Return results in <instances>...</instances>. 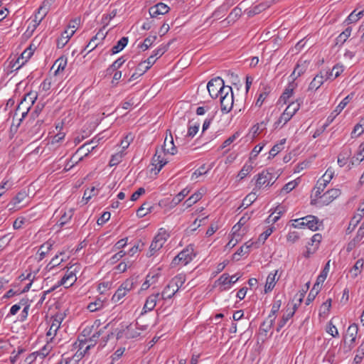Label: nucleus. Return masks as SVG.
<instances>
[{
    "instance_id": "1",
    "label": "nucleus",
    "mask_w": 364,
    "mask_h": 364,
    "mask_svg": "<svg viewBox=\"0 0 364 364\" xmlns=\"http://www.w3.org/2000/svg\"><path fill=\"white\" fill-rule=\"evenodd\" d=\"M195 256L193 245H189L173 258L171 267H175L178 264L185 266L191 262Z\"/></svg>"
},
{
    "instance_id": "2",
    "label": "nucleus",
    "mask_w": 364,
    "mask_h": 364,
    "mask_svg": "<svg viewBox=\"0 0 364 364\" xmlns=\"http://www.w3.org/2000/svg\"><path fill=\"white\" fill-rule=\"evenodd\" d=\"M227 86L225 85L223 80L217 77L210 80L207 85L209 95L213 99H215L225 92Z\"/></svg>"
},
{
    "instance_id": "3",
    "label": "nucleus",
    "mask_w": 364,
    "mask_h": 364,
    "mask_svg": "<svg viewBox=\"0 0 364 364\" xmlns=\"http://www.w3.org/2000/svg\"><path fill=\"white\" fill-rule=\"evenodd\" d=\"M233 92L230 86H227L225 92L220 96L221 111L224 113L230 112L233 107Z\"/></svg>"
},
{
    "instance_id": "4",
    "label": "nucleus",
    "mask_w": 364,
    "mask_h": 364,
    "mask_svg": "<svg viewBox=\"0 0 364 364\" xmlns=\"http://www.w3.org/2000/svg\"><path fill=\"white\" fill-rule=\"evenodd\" d=\"M303 103L302 98H298L294 102H291L284 112L281 114V119H283L284 124L288 122L291 117L299 109L301 105Z\"/></svg>"
},
{
    "instance_id": "5",
    "label": "nucleus",
    "mask_w": 364,
    "mask_h": 364,
    "mask_svg": "<svg viewBox=\"0 0 364 364\" xmlns=\"http://www.w3.org/2000/svg\"><path fill=\"white\" fill-rule=\"evenodd\" d=\"M257 178L256 180L255 186L256 187L253 189L255 191L256 188H261L263 186H272L274 183L276 181V178L274 181L272 182V180L274 178V176L272 173L269 172L267 170L262 171L261 173L257 174Z\"/></svg>"
},
{
    "instance_id": "6",
    "label": "nucleus",
    "mask_w": 364,
    "mask_h": 364,
    "mask_svg": "<svg viewBox=\"0 0 364 364\" xmlns=\"http://www.w3.org/2000/svg\"><path fill=\"white\" fill-rule=\"evenodd\" d=\"M334 175V171L331 168H328L322 176V179L319 180L316 186L315 197L318 198L319 195L324 191L327 184L331 181Z\"/></svg>"
},
{
    "instance_id": "7",
    "label": "nucleus",
    "mask_w": 364,
    "mask_h": 364,
    "mask_svg": "<svg viewBox=\"0 0 364 364\" xmlns=\"http://www.w3.org/2000/svg\"><path fill=\"white\" fill-rule=\"evenodd\" d=\"M358 331V326L355 323L350 325L346 331V334L344 336V343L348 344L349 350L354 347Z\"/></svg>"
},
{
    "instance_id": "8",
    "label": "nucleus",
    "mask_w": 364,
    "mask_h": 364,
    "mask_svg": "<svg viewBox=\"0 0 364 364\" xmlns=\"http://www.w3.org/2000/svg\"><path fill=\"white\" fill-rule=\"evenodd\" d=\"M38 98V94L36 92H29L24 95L21 102L18 104L16 111L22 109L23 107L25 106V109L30 110L31 107L33 105L36 100Z\"/></svg>"
},
{
    "instance_id": "9",
    "label": "nucleus",
    "mask_w": 364,
    "mask_h": 364,
    "mask_svg": "<svg viewBox=\"0 0 364 364\" xmlns=\"http://www.w3.org/2000/svg\"><path fill=\"white\" fill-rule=\"evenodd\" d=\"M341 193L340 189L332 188L327 191L323 195H319L318 198H321L323 205H327L331 203L334 199L337 198Z\"/></svg>"
},
{
    "instance_id": "10",
    "label": "nucleus",
    "mask_w": 364,
    "mask_h": 364,
    "mask_svg": "<svg viewBox=\"0 0 364 364\" xmlns=\"http://www.w3.org/2000/svg\"><path fill=\"white\" fill-rule=\"evenodd\" d=\"M353 94L351 93L346 96L336 107V109L331 113V114L327 118V122L328 123H331L336 117L341 112V111L344 109V107L350 102V101L353 99Z\"/></svg>"
},
{
    "instance_id": "11",
    "label": "nucleus",
    "mask_w": 364,
    "mask_h": 364,
    "mask_svg": "<svg viewBox=\"0 0 364 364\" xmlns=\"http://www.w3.org/2000/svg\"><path fill=\"white\" fill-rule=\"evenodd\" d=\"M63 317L60 315H55L51 318V325L48 331L47 332V336L50 337L51 339L56 335L58 330L59 329Z\"/></svg>"
},
{
    "instance_id": "12",
    "label": "nucleus",
    "mask_w": 364,
    "mask_h": 364,
    "mask_svg": "<svg viewBox=\"0 0 364 364\" xmlns=\"http://www.w3.org/2000/svg\"><path fill=\"white\" fill-rule=\"evenodd\" d=\"M75 272H77V267H75L73 271H67V273L63 277L59 282L60 285H63L65 287H71L77 280Z\"/></svg>"
},
{
    "instance_id": "13",
    "label": "nucleus",
    "mask_w": 364,
    "mask_h": 364,
    "mask_svg": "<svg viewBox=\"0 0 364 364\" xmlns=\"http://www.w3.org/2000/svg\"><path fill=\"white\" fill-rule=\"evenodd\" d=\"M239 278L240 277H237L236 274L230 277L228 274L225 273L220 277L218 282L219 284L223 286L229 285L228 287H225L223 289L224 290H227L230 288V286L231 284L236 283L238 281Z\"/></svg>"
},
{
    "instance_id": "14",
    "label": "nucleus",
    "mask_w": 364,
    "mask_h": 364,
    "mask_svg": "<svg viewBox=\"0 0 364 364\" xmlns=\"http://www.w3.org/2000/svg\"><path fill=\"white\" fill-rule=\"evenodd\" d=\"M94 143H95V139H92L91 141L85 143L80 148H78L76 154L80 153L84 154L79 159L78 161L82 160L83 156H87L97 147V145H92Z\"/></svg>"
},
{
    "instance_id": "15",
    "label": "nucleus",
    "mask_w": 364,
    "mask_h": 364,
    "mask_svg": "<svg viewBox=\"0 0 364 364\" xmlns=\"http://www.w3.org/2000/svg\"><path fill=\"white\" fill-rule=\"evenodd\" d=\"M162 149L164 154H170L171 155H173L175 154L176 148L173 144V138L171 133L169 136L167 135L166 136L162 146Z\"/></svg>"
},
{
    "instance_id": "16",
    "label": "nucleus",
    "mask_w": 364,
    "mask_h": 364,
    "mask_svg": "<svg viewBox=\"0 0 364 364\" xmlns=\"http://www.w3.org/2000/svg\"><path fill=\"white\" fill-rule=\"evenodd\" d=\"M178 287L175 282H170L161 293L162 299H171L178 291Z\"/></svg>"
},
{
    "instance_id": "17",
    "label": "nucleus",
    "mask_w": 364,
    "mask_h": 364,
    "mask_svg": "<svg viewBox=\"0 0 364 364\" xmlns=\"http://www.w3.org/2000/svg\"><path fill=\"white\" fill-rule=\"evenodd\" d=\"M139 276H132L127 279L119 287L127 293L134 289L139 284Z\"/></svg>"
},
{
    "instance_id": "18",
    "label": "nucleus",
    "mask_w": 364,
    "mask_h": 364,
    "mask_svg": "<svg viewBox=\"0 0 364 364\" xmlns=\"http://www.w3.org/2000/svg\"><path fill=\"white\" fill-rule=\"evenodd\" d=\"M139 276H132L127 279L119 287L127 293L134 289L139 284Z\"/></svg>"
},
{
    "instance_id": "19",
    "label": "nucleus",
    "mask_w": 364,
    "mask_h": 364,
    "mask_svg": "<svg viewBox=\"0 0 364 364\" xmlns=\"http://www.w3.org/2000/svg\"><path fill=\"white\" fill-rule=\"evenodd\" d=\"M301 220H305L306 227L312 231H316L318 230L319 220L317 217L309 215L304 218H301Z\"/></svg>"
},
{
    "instance_id": "20",
    "label": "nucleus",
    "mask_w": 364,
    "mask_h": 364,
    "mask_svg": "<svg viewBox=\"0 0 364 364\" xmlns=\"http://www.w3.org/2000/svg\"><path fill=\"white\" fill-rule=\"evenodd\" d=\"M297 84L291 81L290 82L287 87L285 88L284 91L283 92L282 95H281L279 100L283 102L284 104L287 102L289 99L293 95L294 90L296 87Z\"/></svg>"
},
{
    "instance_id": "21",
    "label": "nucleus",
    "mask_w": 364,
    "mask_h": 364,
    "mask_svg": "<svg viewBox=\"0 0 364 364\" xmlns=\"http://www.w3.org/2000/svg\"><path fill=\"white\" fill-rule=\"evenodd\" d=\"M75 30H71L70 32H68V30L64 31L62 33L60 37L57 40V47L58 48H63L69 41L70 38L74 35Z\"/></svg>"
},
{
    "instance_id": "22",
    "label": "nucleus",
    "mask_w": 364,
    "mask_h": 364,
    "mask_svg": "<svg viewBox=\"0 0 364 364\" xmlns=\"http://www.w3.org/2000/svg\"><path fill=\"white\" fill-rule=\"evenodd\" d=\"M103 332V329H100L98 331L93 333V335L88 339L85 338L84 340H80L79 344L80 349H82L84 347V345L86 344L87 342H90L91 344H94L95 346L97 343V339L100 337Z\"/></svg>"
},
{
    "instance_id": "23",
    "label": "nucleus",
    "mask_w": 364,
    "mask_h": 364,
    "mask_svg": "<svg viewBox=\"0 0 364 364\" xmlns=\"http://www.w3.org/2000/svg\"><path fill=\"white\" fill-rule=\"evenodd\" d=\"M67 65V58L65 56H61L58 58L54 63L53 65V68L56 67V70L54 72L55 75H58L60 73L63 72L65 68Z\"/></svg>"
},
{
    "instance_id": "24",
    "label": "nucleus",
    "mask_w": 364,
    "mask_h": 364,
    "mask_svg": "<svg viewBox=\"0 0 364 364\" xmlns=\"http://www.w3.org/2000/svg\"><path fill=\"white\" fill-rule=\"evenodd\" d=\"M149 69V66H145L144 63H141L138 65L136 68V71L131 75L129 79V82L137 79L139 76L142 75L147 70Z\"/></svg>"
},
{
    "instance_id": "25",
    "label": "nucleus",
    "mask_w": 364,
    "mask_h": 364,
    "mask_svg": "<svg viewBox=\"0 0 364 364\" xmlns=\"http://www.w3.org/2000/svg\"><path fill=\"white\" fill-rule=\"evenodd\" d=\"M159 156L157 155V151H156V154L153 156L151 167L149 169L151 177L156 176L157 174L159 173Z\"/></svg>"
},
{
    "instance_id": "26",
    "label": "nucleus",
    "mask_w": 364,
    "mask_h": 364,
    "mask_svg": "<svg viewBox=\"0 0 364 364\" xmlns=\"http://www.w3.org/2000/svg\"><path fill=\"white\" fill-rule=\"evenodd\" d=\"M159 294V293L153 294L146 299V301L144 306V309H145L146 311H151L152 309H154L156 304L157 297Z\"/></svg>"
},
{
    "instance_id": "27",
    "label": "nucleus",
    "mask_w": 364,
    "mask_h": 364,
    "mask_svg": "<svg viewBox=\"0 0 364 364\" xmlns=\"http://www.w3.org/2000/svg\"><path fill=\"white\" fill-rule=\"evenodd\" d=\"M294 316V311H289V308L286 310L282 318L279 320L277 327V331L279 332L286 325L287 321Z\"/></svg>"
},
{
    "instance_id": "28",
    "label": "nucleus",
    "mask_w": 364,
    "mask_h": 364,
    "mask_svg": "<svg viewBox=\"0 0 364 364\" xmlns=\"http://www.w3.org/2000/svg\"><path fill=\"white\" fill-rule=\"evenodd\" d=\"M352 28L348 26L336 38V45H343L350 37Z\"/></svg>"
},
{
    "instance_id": "29",
    "label": "nucleus",
    "mask_w": 364,
    "mask_h": 364,
    "mask_svg": "<svg viewBox=\"0 0 364 364\" xmlns=\"http://www.w3.org/2000/svg\"><path fill=\"white\" fill-rule=\"evenodd\" d=\"M323 77L322 75L317 74L313 80L310 82L309 90H316L323 85Z\"/></svg>"
},
{
    "instance_id": "30",
    "label": "nucleus",
    "mask_w": 364,
    "mask_h": 364,
    "mask_svg": "<svg viewBox=\"0 0 364 364\" xmlns=\"http://www.w3.org/2000/svg\"><path fill=\"white\" fill-rule=\"evenodd\" d=\"M190 192L187 188L183 189L178 195H176L174 198H172L170 208L175 207L177 204H178L185 196H186Z\"/></svg>"
},
{
    "instance_id": "31",
    "label": "nucleus",
    "mask_w": 364,
    "mask_h": 364,
    "mask_svg": "<svg viewBox=\"0 0 364 364\" xmlns=\"http://www.w3.org/2000/svg\"><path fill=\"white\" fill-rule=\"evenodd\" d=\"M33 49L30 46L27 48L19 56V58L21 60V63L20 65H18L16 68V69H19L21 66H23L33 55Z\"/></svg>"
},
{
    "instance_id": "32",
    "label": "nucleus",
    "mask_w": 364,
    "mask_h": 364,
    "mask_svg": "<svg viewBox=\"0 0 364 364\" xmlns=\"http://www.w3.org/2000/svg\"><path fill=\"white\" fill-rule=\"evenodd\" d=\"M203 193L197 191L191 195L184 203L186 208H189L202 198Z\"/></svg>"
},
{
    "instance_id": "33",
    "label": "nucleus",
    "mask_w": 364,
    "mask_h": 364,
    "mask_svg": "<svg viewBox=\"0 0 364 364\" xmlns=\"http://www.w3.org/2000/svg\"><path fill=\"white\" fill-rule=\"evenodd\" d=\"M127 43L128 37H122L119 41H117V44L112 48V54H116L122 50L127 45Z\"/></svg>"
},
{
    "instance_id": "34",
    "label": "nucleus",
    "mask_w": 364,
    "mask_h": 364,
    "mask_svg": "<svg viewBox=\"0 0 364 364\" xmlns=\"http://www.w3.org/2000/svg\"><path fill=\"white\" fill-rule=\"evenodd\" d=\"M277 271H276L274 273H269L266 281L265 287H264V291L265 293H267L269 291H271L273 288L275 286V277L277 274Z\"/></svg>"
},
{
    "instance_id": "35",
    "label": "nucleus",
    "mask_w": 364,
    "mask_h": 364,
    "mask_svg": "<svg viewBox=\"0 0 364 364\" xmlns=\"http://www.w3.org/2000/svg\"><path fill=\"white\" fill-rule=\"evenodd\" d=\"M250 219V215L245 214L243 215L238 223L232 227V235L235 236L237 232L241 229V228Z\"/></svg>"
},
{
    "instance_id": "36",
    "label": "nucleus",
    "mask_w": 364,
    "mask_h": 364,
    "mask_svg": "<svg viewBox=\"0 0 364 364\" xmlns=\"http://www.w3.org/2000/svg\"><path fill=\"white\" fill-rule=\"evenodd\" d=\"M286 142V139H283L279 144H275L269 151V159L274 157L278 153H279L284 149V144Z\"/></svg>"
},
{
    "instance_id": "37",
    "label": "nucleus",
    "mask_w": 364,
    "mask_h": 364,
    "mask_svg": "<svg viewBox=\"0 0 364 364\" xmlns=\"http://www.w3.org/2000/svg\"><path fill=\"white\" fill-rule=\"evenodd\" d=\"M364 16V9L356 13V10L352 11L346 20L348 24L358 21Z\"/></svg>"
},
{
    "instance_id": "38",
    "label": "nucleus",
    "mask_w": 364,
    "mask_h": 364,
    "mask_svg": "<svg viewBox=\"0 0 364 364\" xmlns=\"http://www.w3.org/2000/svg\"><path fill=\"white\" fill-rule=\"evenodd\" d=\"M53 246V244L50 243L49 241L45 242L42 245H41L38 253H39V259L42 260L46 254L51 250Z\"/></svg>"
},
{
    "instance_id": "39",
    "label": "nucleus",
    "mask_w": 364,
    "mask_h": 364,
    "mask_svg": "<svg viewBox=\"0 0 364 364\" xmlns=\"http://www.w3.org/2000/svg\"><path fill=\"white\" fill-rule=\"evenodd\" d=\"M363 267V259H358L353 268L350 270L352 277L355 278L360 272Z\"/></svg>"
},
{
    "instance_id": "40",
    "label": "nucleus",
    "mask_w": 364,
    "mask_h": 364,
    "mask_svg": "<svg viewBox=\"0 0 364 364\" xmlns=\"http://www.w3.org/2000/svg\"><path fill=\"white\" fill-rule=\"evenodd\" d=\"M270 90H270L269 87H267V86L264 87L262 92L259 94V95L257 98V100L255 104L256 106H258V107L262 106V103L264 102V101L265 100V99L269 94Z\"/></svg>"
},
{
    "instance_id": "41",
    "label": "nucleus",
    "mask_w": 364,
    "mask_h": 364,
    "mask_svg": "<svg viewBox=\"0 0 364 364\" xmlns=\"http://www.w3.org/2000/svg\"><path fill=\"white\" fill-rule=\"evenodd\" d=\"M159 268H157L153 271H151V272H149L146 277V279L149 280V282H150V284L152 285H154L159 280Z\"/></svg>"
},
{
    "instance_id": "42",
    "label": "nucleus",
    "mask_w": 364,
    "mask_h": 364,
    "mask_svg": "<svg viewBox=\"0 0 364 364\" xmlns=\"http://www.w3.org/2000/svg\"><path fill=\"white\" fill-rule=\"evenodd\" d=\"M152 207L147 203H143L136 211V215L139 218L145 216L148 213L151 211Z\"/></svg>"
},
{
    "instance_id": "43",
    "label": "nucleus",
    "mask_w": 364,
    "mask_h": 364,
    "mask_svg": "<svg viewBox=\"0 0 364 364\" xmlns=\"http://www.w3.org/2000/svg\"><path fill=\"white\" fill-rule=\"evenodd\" d=\"M127 293L121 287L119 288L115 291L114 294L112 297V301L113 303L119 302L122 299H123Z\"/></svg>"
},
{
    "instance_id": "44",
    "label": "nucleus",
    "mask_w": 364,
    "mask_h": 364,
    "mask_svg": "<svg viewBox=\"0 0 364 364\" xmlns=\"http://www.w3.org/2000/svg\"><path fill=\"white\" fill-rule=\"evenodd\" d=\"M200 127V123L196 122L194 124H191V122H189V124L188 127V132L186 136L193 138L198 133Z\"/></svg>"
},
{
    "instance_id": "45",
    "label": "nucleus",
    "mask_w": 364,
    "mask_h": 364,
    "mask_svg": "<svg viewBox=\"0 0 364 364\" xmlns=\"http://www.w3.org/2000/svg\"><path fill=\"white\" fill-rule=\"evenodd\" d=\"M126 60L124 57H120L116 60L107 70L108 73H111L118 68H119L124 63Z\"/></svg>"
},
{
    "instance_id": "46",
    "label": "nucleus",
    "mask_w": 364,
    "mask_h": 364,
    "mask_svg": "<svg viewBox=\"0 0 364 364\" xmlns=\"http://www.w3.org/2000/svg\"><path fill=\"white\" fill-rule=\"evenodd\" d=\"M257 199L256 192H251L242 200V205L246 207L252 205Z\"/></svg>"
},
{
    "instance_id": "47",
    "label": "nucleus",
    "mask_w": 364,
    "mask_h": 364,
    "mask_svg": "<svg viewBox=\"0 0 364 364\" xmlns=\"http://www.w3.org/2000/svg\"><path fill=\"white\" fill-rule=\"evenodd\" d=\"M64 261H65L64 259L59 258V255H56L54 257H53L51 261L48 264V265L46 266V268L48 270H51L54 267L60 265Z\"/></svg>"
},
{
    "instance_id": "48",
    "label": "nucleus",
    "mask_w": 364,
    "mask_h": 364,
    "mask_svg": "<svg viewBox=\"0 0 364 364\" xmlns=\"http://www.w3.org/2000/svg\"><path fill=\"white\" fill-rule=\"evenodd\" d=\"M266 123L264 122H262L261 123H258L254 125L252 128L253 137H256L258 136L264 129H266Z\"/></svg>"
},
{
    "instance_id": "49",
    "label": "nucleus",
    "mask_w": 364,
    "mask_h": 364,
    "mask_svg": "<svg viewBox=\"0 0 364 364\" xmlns=\"http://www.w3.org/2000/svg\"><path fill=\"white\" fill-rule=\"evenodd\" d=\"M159 233L156 235V236L154 237V238L149 247V251L147 253V255L149 257H151L157 251V244H158V242L159 241Z\"/></svg>"
},
{
    "instance_id": "50",
    "label": "nucleus",
    "mask_w": 364,
    "mask_h": 364,
    "mask_svg": "<svg viewBox=\"0 0 364 364\" xmlns=\"http://www.w3.org/2000/svg\"><path fill=\"white\" fill-rule=\"evenodd\" d=\"M363 237H364V229L359 228L356 235L350 242V245L355 246L358 243H359L363 240Z\"/></svg>"
},
{
    "instance_id": "51",
    "label": "nucleus",
    "mask_w": 364,
    "mask_h": 364,
    "mask_svg": "<svg viewBox=\"0 0 364 364\" xmlns=\"http://www.w3.org/2000/svg\"><path fill=\"white\" fill-rule=\"evenodd\" d=\"M253 167L250 164H245L238 173L240 179H243L246 177L252 170Z\"/></svg>"
},
{
    "instance_id": "52",
    "label": "nucleus",
    "mask_w": 364,
    "mask_h": 364,
    "mask_svg": "<svg viewBox=\"0 0 364 364\" xmlns=\"http://www.w3.org/2000/svg\"><path fill=\"white\" fill-rule=\"evenodd\" d=\"M330 269V261H328L324 266L323 270L321 271V274L318 276L317 279L318 280V282H324L326 280L328 273L329 272Z\"/></svg>"
},
{
    "instance_id": "53",
    "label": "nucleus",
    "mask_w": 364,
    "mask_h": 364,
    "mask_svg": "<svg viewBox=\"0 0 364 364\" xmlns=\"http://www.w3.org/2000/svg\"><path fill=\"white\" fill-rule=\"evenodd\" d=\"M274 323V318H271L270 320L267 319L261 324L259 330L266 333L272 328Z\"/></svg>"
},
{
    "instance_id": "54",
    "label": "nucleus",
    "mask_w": 364,
    "mask_h": 364,
    "mask_svg": "<svg viewBox=\"0 0 364 364\" xmlns=\"http://www.w3.org/2000/svg\"><path fill=\"white\" fill-rule=\"evenodd\" d=\"M47 12L41 11L40 9H38V11L34 16L33 21L35 22L34 26L39 25L42 20L47 15Z\"/></svg>"
},
{
    "instance_id": "55",
    "label": "nucleus",
    "mask_w": 364,
    "mask_h": 364,
    "mask_svg": "<svg viewBox=\"0 0 364 364\" xmlns=\"http://www.w3.org/2000/svg\"><path fill=\"white\" fill-rule=\"evenodd\" d=\"M307 69V64L306 61H301L299 60L298 63L296 64L294 70H296V72L298 73L299 75H302L306 72Z\"/></svg>"
},
{
    "instance_id": "56",
    "label": "nucleus",
    "mask_w": 364,
    "mask_h": 364,
    "mask_svg": "<svg viewBox=\"0 0 364 364\" xmlns=\"http://www.w3.org/2000/svg\"><path fill=\"white\" fill-rule=\"evenodd\" d=\"M247 243L248 242H246L243 246L240 247L236 252V255L239 256L247 255L250 252V248L253 245L254 242H252L250 245H247Z\"/></svg>"
},
{
    "instance_id": "57",
    "label": "nucleus",
    "mask_w": 364,
    "mask_h": 364,
    "mask_svg": "<svg viewBox=\"0 0 364 364\" xmlns=\"http://www.w3.org/2000/svg\"><path fill=\"white\" fill-rule=\"evenodd\" d=\"M274 227L272 226L268 228L264 232L259 235L258 240L264 242V241L271 235L274 232Z\"/></svg>"
},
{
    "instance_id": "58",
    "label": "nucleus",
    "mask_w": 364,
    "mask_h": 364,
    "mask_svg": "<svg viewBox=\"0 0 364 364\" xmlns=\"http://www.w3.org/2000/svg\"><path fill=\"white\" fill-rule=\"evenodd\" d=\"M73 216L72 211L70 210L68 213H65L59 219L58 224L60 226H63L65 225L68 221L70 220L71 218Z\"/></svg>"
},
{
    "instance_id": "59",
    "label": "nucleus",
    "mask_w": 364,
    "mask_h": 364,
    "mask_svg": "<svg viewBox=\"0 0 364 364\" xmlns=\"http://www.w3.org/2000/svg\"><path fill=\"white\" fill-rule=\"evenodd\" d=\"M297 185H298V183L296 181H291L283 186V188L280 191V193H282L283 192L289 193L291 191H292L294 188H295Z\"/></svg>"
},
{
    "instance_id": "60",
    "label": "nucleus",
    "mask_w": 364,
    "mask_h": 364,
    "mask_svg": "<svg viewBox=\"0 0 364 364\" xmlns=\"http://www.w3.org/2000/svg\"><path fill=\"white\" fill-rule=\"evenodd\" d=\"M240 136V133L239 132H235V134H233L232 136H230V137H228L226 140L224 141V142L223 143V144L221 145L220 148L223 149L227 146H228L229 145H230L232 142H234V141L238 138Z\"/></svg>"
},
{
    "instance_id": "61",
    "label": "nucleus",
    "mask_w": 364,
    "mask_h": 364,
    "mask_svg": "<svg viewBox=\"0 0 364 364\" xmlns=\"http://www.w3.org/2000/svg\"><path fill=\"white\" fill-rule=\"evenodd\" d=\"M133 140V136L131 134H127L122 141L121 146L122 150L126 149L129 146L131 141Z\"/></svg>"
},
{
    "instance_id": "62",
    "label": "nucleus",
    "mask_w": 364,
    "mask_h": 364,
    "mask_svg": "<svg viewBox=\"0 0 364 364\" xmlns=\"http://www.w3.org/2000/svg\"><path fill=\"white\" fill-rule=\"evenodd\" d=\"M132 264V261H127V262H120L115 269L119 272H124L128 267H130Z\"/></svg>"
},
{
    "instance_id": "63",
    "label": "nucleus",
    "mask_w": 364,
    "mask_h": 364,
    "mask_svg": "<svg viewBox=\"0 0 364 364\" xmlns=\"http://www.w3.org/2000/svg\"><path fill=\"white\" fill-rule=\"evenodd\" d=\"M26 197V192H19L16 196L13 198L12 202L14 205L19 204L21 203Z\"/></svg>"
},
{
    "instance_id": "64",
    "label": "nucleus",
    "mask_w": 364,
    "mask_h": 364,
    "mask_svg": "<svg viewBox=\"0 0 364 364\" xmlns=\"http://www.w3.org/2000/svg\"><path fill=\"white\" fill-rule=\"evenodd\" d=\"M55 2V0H44L42 5L38 8L43 11L48 13L50 6Z\"/></svg>"
}]
</instances>
